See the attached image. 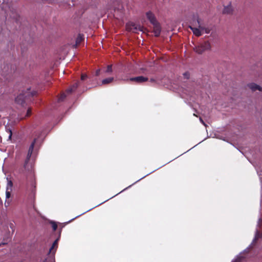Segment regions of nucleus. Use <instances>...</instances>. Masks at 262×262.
Listing matches in <instances>:
<instances>
[{"label": "nucleus", "instance_id": "f257e3e1", "mask_svg": "<svg viewBox=\"0 0 262 262\" xmlns=\"http://www.w3.org/2000/svg\"><path fill=\"white\" fill-rule=\"evenodd\" d=\"M35 142L36 139H35L29 147L27 158L24 164V169L28 172H31L33 169V164L32 162L30 161V159L32 155Z\"/></svg>", "mask_w": 262, "mask_h": 262}, {"label": "nucleus", "instance_id": "f03ea898", "mask_svg": "<svg viewBox=\"0 0 262 262\" xmlns=\"http://www.w3.org/2000/svg\"><path fill=\"white\" fill-rule=\"evenodd\" d=\"M211 48V46L209 41H205L195 46L193 48V50L196 53L202 54L206 51L210 50Z\"/></svg>", "mask_w": 262, "mask_h": 262}, {"label": "nucleus", "instance_id": "7ed1b4c3", "mask_svg": "<svg viewBox=\"0 0 262 262\" xmlns=\"http://www.w3.org/2000/svg\"><path fill=\"white\" fill-rule=\"evenodd\" d=\"M29 91V89H27L25 93L20 94L19 95H18L15 99L16 102L18 104L22 105L25 102V98L30 96H33L35 95V91H32L30 92Z\"/></svg>", "mask_w": 262, "mask_h": 262}, {"label": "nucleus", "instance_id": "20e7f679", "mask_svg": "<svg viewBox=\"0 0 262 262\" xmlns=\"http://www.w3.org/2000/svg\"><path fill=\"white\" fill-rule=\"evenodd\" d=\"M196 23L198 24V26L199 28H201V31H205V32L207 34L210 33L211 29L208 27H206L202 25L201 19L198 16H195L193 17V25L196 26Z\"/></svg>", "mask_w": 262, "mask_h": 262}, {"label": "nucleus", "instance_id": "39448f33", "mask_svg": "<svg viewBox=\"0 0 262 262\" xmlns=\"http://www.w3.org/2000/svg\"><path fill=\"white\" fill-rule=\"evenodd\" d=\"M126 30L128 31L137 33L138 31L144 32V28L139 25L135 24L133 23H128L126 26Z\"/></svg>", "mask_w": 262, "mask_h": 262}, {"label": "nucleus", "instance_id": "423d86ee", "mask_svg": "<svg viewBox=\"0 0 262 262\" xmlns=\"http://www.w3.org/2000/svg\"><path fill=\"white\" fill-rule=\"evenodd\" d=\"M247 86L249 89L252 92H254L256 91L262 92V87L254 82H250L247 84Z\"/></svg>", "mask_w": 262, "mask_h": 262}, {"label": "nucleus", "instance_id": "0eeeda50", "mask_svg": "<svg viewBox=\"0 0 262 262\" xmlns=\"http://www.w3.org/2000/svg\"><path fill=\"white\" fill-rule=\"evenodd\" d=\"M197 26L193 25V21L192 22V25L189 26V28L193 32V33L196 36H200L202 35V31L201 28H199L198 26V24L196 23Z\"/></svg>", "mask_w": 262, "mask_h": 262}, {"label": "nucleus", "instance_id": "6e6552de", "mask_svg": "<svg viewBox=\"0 0 262 262\" xmlns=\"http://www.w3.org/2000/svg\"><path fill=\"white\" fill-rule=\"evenodd\" d=\"M129 80L134 81L137 83H142L147 81L148 80V78L141 76L131 78L129 79Z\"/></svg>", "mask_w": 262, "mask_h": 262}, {"label": "nucleus", "instance_id": "1a4fd4ad", "mask_svg": "<svg viewBox=\"0 0 262 262\" xmlns=\"http://www.w3.org/2000/svg\"><path fill=\"white\" fill-rule=\"evenodd\" d=\"M233 11V9L230 4L226 6H225L223 10V13L224 14H231Z\"/></svg>", "mask_w": 262, "mask_h": 262}, {"label": "nucleus", "instance_id": "9d476101", "mask_svg": "<svg viewBox=\"0 0 262 262\" xmlns=\"http://www.w3.org/2000/svg\"><path fill=\"white\" fill-rule=\"evenodd\" d=\"M154 25V33L156 36H158L161 33V27L158 23L152 24Z\"/></svg>", "mask_w": 262, "mask_h": 262}, {"label": "nucleus", "instance_id": "9b49d317", "mask_svg": "<svg viewBox=\"0 0 262 262\" xmlns=\"http://www.w3.org/2000/svg\"><path fill=\"white\" fill-rule=\"evenodd\" d=\"M146 16L152 24H155V23H157L155 15L151 12L149 11L147 12Z\"/></svg>", "mask_w": 262, "mask_h": 262}, {"label": "nucleus", "instance_id": "f8f14e48", "mask_svg": "<svg viewBox=\"0 0 262 262\" xmlns=\"http://www.w3.org/2000/svg\"><path fill=\"white\" fill-rule=\"evenodd\" d=\"M114 80V78L113 77H109V78H105V79H104L102 80V84L103 85H105V84H109L111 82H112Z\"/></svg>", "mask_w": 262, "mask_h": 262}, {"label": "nucleus", "instance_id": "ddd939ff", "mask_svg": "<svg viewBox=\"0 0 262 262\" xmlns=\"http://www.w3.org/2000/svg\"><path fill=\"white\" fill-rule=\"evenodd\" d=\"M58 238H57L55 241L53 243V245L52 246V247H51V248L50 249V252L52 253H54L55 252V250H54V249L55 248V249L57 248V245H58Z\"/></svg>", "mask_w": 262, "mask_h": 262}, {"label": "nucleus", "instance_id": "4468645a", "mask_svg": "<svg viewBox=\"0 0 262 262\" xmlns=\"http://www.w3.org/2000/svg\"><path fill=\"white\" fill-rule=\"evenodd\" d=\"M7 187H6V190H10L11 191H12V187H13V183L12 182L9 180L8 178L7 179Z\"/></svg>", "mask_w": 262, "mask_h": 262}, {"label": "nucleus", "instance_id": "2eb2a0df", "mask_svg": "<svg viewBox=\"0 0 262 262\" xmlns=\"http://www.w3.org/2000/svg\"><path fill=\"white\" fill-rule=\"evenodd\" d=\"M83 40V37L81 35L79 34L78 37L76 38V45L77 46L78 45L80 44V43Z\"/></svg>", "mask_w": 262, "mask_h": 262}, {"label": "nucleus", "instance_id": "dca6fc26", "mask_svg": "<svg viewBox=\"0 0 262 262\" xmlns=\"http://www.w3.org/2000/svg\"><path fill=\"white\" fill-rule=\"evenodd\" d=\"M261 234L258 231H257L255 236V238L253 239V243L255 242L256 241V240H257L258 238H261Z\"/></svg>", "mask_w": 262, "mask_h": 262}, {"label": "nucleus", "instance_id": "f3484780", "mask_svg": "<svg viewBox=\"0 0 262 262\" xmlns=\"http://www.w3.org/2000/svg\"><path fill=\"white\" fill-rule=\"evenodd\" d=\"M113 71L112 70V65H108L107 67V69L105 71L106 73H111Z\"/></svg>", "mask_w": 262, "mask_h": 262}, {"label": "nucleus", "instance_id": "a211bd4d", "mask_svg": "<svg viewBox=\"0 0 262 262\" xmlns=\"http://www.w3.org/2000/svg\"><path fill=\"white\" fill-rule=\"evenodd\" d=\"M66 95H65V94H62L60 96V97L58 99V101H62L64 100V99L66 98Z\"/></svg>", "mask_w": 262, "mask_h": 262}, {"label": "nucleus", "instance_id": "6ab92c4d", "mask_svg": "<svg viewBox=\"0 0 262 262\" xmlns=\"http://www.w3.org/2000/svg\"><path fill=\"white\" fill-rule=\"evenodd\" d=\"M11 191H10V190H6V199H9L10 198L11 196Z\"/></svg>", "mask_w": 262, "mask_h": 262}, {"label": "nucleus", "instance_id": "aec40b11", "mask_svg": "<svg viewBox=\"0 0 262 262\" xmlns=\"http://www.w3.org/2000/svg\"><path fill=\"white\" fill-rule=\"evenodd\" d=\"M7 130H8V132L9 133L8 139L9 140H10L11 139V137H12V130L9 128H7Z\"/></svg>", "mask_w": 262, "mask_h": 262}, {"label": "nucleus", "instance_id": "412c9836", "mask_svg": "<svg viewBox=\"0 0 262 262\" xmlns=\"http://www.w3.org/2000/svg\"><path fill=\"white\" fill-rule=\"evenodd\" d=\"M52 227L54 231H55L57 229V225L54 222H52Z\"/></svg>", "mask_w": 262, "mask_h": 262}, {"label": "nucleus", "instance_id": "4be33fe9", "mask_svg": "<svg viewBox=\"0 0 262 262\" xmlns=\"http://www.w3.org/2000/svg\"><path fill=\"white\" fill-rule=\"evenodd\" d=\"M183 76H184V77H185L186 79H189V73H188V72H185V73H184L183 74Z\"/></svg>", "mask_w": 262, "mask_h": 262}, {"label": "nucleus", "instance_id": "5701e85b", "mask_svg": "<svg viewBox=\"0 0 262 262\" xmlns=\"http://www.w3.org/2000/svg\"><path fill=\"white\" fill-rule=\"evenodd\" d=\"M87 75L85 74H82L81 76V79L82 80H85L87 78Z\"/></svg>", "mask_w": 262, "mask_h": 262}, {"label": "nucleus", "instance_id": "b1692460", "mask_svg": "<svg viewBox=\"0 0 262 262\" xmlns=\"http://www.w3.org/2000/svg\"><path fill=\"white\" fill-rule=\"evenodd\" d=\"M78 83H76L71 88H73L74 91H75L78 87Z\"/></svg>", "mask_w": 262, "mask_h": 262}, {"label": "nucleus", "instance_id": "393cba45", "mask_svg": "<svg viewBox=\"0 0 262 262\" xmlns=\"http://www.w3.org/2000/svg\"><path fill=\"white\" fill-rule=\"evenodd\" d=\"M31 109H30V108H29V109L27 110V114H26V117H28V116H29L30 115V114H31Z\"/></svg>", "mask_w": 262, "mask_h": 262}, {"label": "nucleus", "instance_id": "a878e982", "mask_svg": "<svg viewBox=\"0 0 262 262\" xmlns=\"http://www.w3.org/2000/svg\"><path fill=\"white\" fill-rule=\"evenodd\" d=\"M73 91H74V90L73 89V88H69V89H68V90H67V93H72Z\"/></svg>", "mask_w": 262, "mask_h": 262}, {"label": "nucleus", "instance_id": "bb28decb", "mask_svg": "<svg viewBox=\"0 0 262 262\" xmlns=\"http://www.w3.org/2000/svg\"><path fill=\"white\" fill-rule=\"evenodd\" d=\"M241 259L239 257L237 258L234 260H233L232 262H241Z\"/></svg>", "mask_w": 262, "mask_h": 262}, {"label": "nucleus", "instance_id": "cd10ccee", "mask_svg": "<svg viewBox=\"0 0 262 262\" xmlns=\"http://www.w3.org/2000/svg\"><path fill=\"white\" fill-rule=\"evenodd\" d=\"M100 69L97 70L96 72V75L98 76L100 74Z\"/></svg>", "mask_w": 262, "mask_h": 262}, {"label": "nucleus", "instance_id": "c85d7f7f", "mask_svg": "<svg viewBox=\"0 0 262 262\" xmlns=\"http://www.w3.org/2000/svg\"><path fill=\"white\" fill-rule=\"evenodd\" d=\"M200 120L205 126H206V124H205V123L204 122V121L203 120V119L201 118H200Z\"/></svg>", "mask_w": 262, "mask_h": 262}, {"label": "nucleus", "instance_id": "c756f323", "mask_svg": "<svg viewBox=\"0 0 262 262\" xmlns=\"http://www.w3.org/2000/svg\"><path fill=\"white\" fill-rule=\"evenodd\" d=\"M150 81H151V82H155V79H150Z\"/></svg>", "mask_w": 262, "mask_h": 262}, {"label": "nucleus", "instance_id": "7c9ffc66", "mask_svg": "<svg viewBox=\"0 0 262 262\" xmlns=\"http://www.w3.org/2000/svg\"><path fill=\"white\" fill-rule=\"evenodd\" d=\"M12 226H13V224H11V225H10L11 228H12Z\"/></svg>", "mask_w": 262, "mask_h": 262}, {"label": "nucleus", "instance_id": "2f4dec72", "mask_svg": "<svg viewBox=\"0 0 262 262\" xmlns=\"http://www.w3.org/2000/svg\"><path fill=\"white\" fill-rule=\"evenodd\" d=\"M5 244V243H2V244H0V246H1V245H4Z\"/></svg>", "mask_w": 262, "mask_h": 262}]
</instances>
